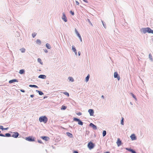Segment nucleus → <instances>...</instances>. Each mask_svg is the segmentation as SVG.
<instances>
[{
	"label": "nucleus",
	"instance_id": "4",
	"mask_svg": "<svg viewBox=\"0 0 153 153\" xmlns=\"http://www.w3.org/2000/svg\"><path fill=\"white\" fill-rule=\"evenodd\" d=\"M25 139L30 142H33L35 141V138L32 136H29L27 137H26Z\"/></svg>",
	"mask_w": 153,
	"mask_h": 153
},
{
	"label": "nucleus",
	"instance_id": "19",
	"mask_svg": "<svg viewBox=\"0 0 153 153\" xmlns=\"http://www.w3.org/2000/svg\"><path fill=\"white\" fill-rule=\"evenodd\" d=\"M66 134L70 138H72L73 137V135L71 133L69 132H67L66 133Z\"/></svg>",
	"mask_w": 153,
	"mask_h": 153
},
{
	"label": "nucleus",
	"instance_id": "24",
	"mask_svg": "<svg viewBox=\"0 0 153 153\" xmlns=\"http://www.w3.org/2000/svg\"><path fill=\"white\" fill-rule=\"evenodd\" d=\"M125 149L126 150H127L131 152H132V151L133 150V149H131V148H125Z\"/></svg>",
	"mask_w": 153,
	"mask_h": 153
},
{
	"label": "nucleus",
	"instance_id": "53",
	"mask_svg": "<svg viewBox=\"0 0 153 153\" xmlns=\"http://www.w3.org/2000/svg\"><path fill=\"white\" fill-rule=\"evenodd\" d=\"M47 98V96H45V97H44L43 99H45V98Z\"/></svg>",
	"mask_w": 153,
	"mask_h": 153
},
{
	"label": "nucleus",
	"instance_id": "38",
	"mask_svg": "<svg viewBox=\"0 0 153 153\" xmlns=\"http://www.w3.org/2000/svg\"><path fill=\"white\" fill-rule=\"evenodd\" d=\"M70 13L73 16L74 15V12L73 11H72V10L70 11Z\"/></svg>",
	"mask_w": 153,
	"mask_h": 153
},
{
	"label": "nucleus",
	"instance_id": "23",
	"mask_svg": "<svg viewBox=\"0 0 153 153\" xmlns=\"http://www.w3.org/2000/svg\"><path fill=\"white\" fill-rule=\"evenodd\" d=\"M46 47L48 49H50L51 48V46L50 44L47 43L46 44Z\"/></svg>",
	"mask_w": 153,
	"mask_h": 153
},
{
	"label": "nucleus",
	"instance_id": "20",
	"mask_svg": "<svg viewBox=\"0 0 153 153\" xmlns=\"http://www.w3.org/2000/svg\"><path fill=\"white\" fill-rule=\"evenodd\" d=\"M8 129V128L7 127L6 128H4L3 127V126H0V129H1L2 131L4 130H7Z\"/></svg>",
	"mask_w": 153,
	"mask_h": 153
},
{
	"label": "nucleus",
	"instance_id": "3",
	"mask_svg": "<svg viewBox=\"0 0 153 153\" xmlns=\"http://www.w3.org/2000/svg\"><path fill=\"white\" fill-rule=\"evenodd\" d=\"M73 120L74 121L77 122L78 124L82 126L83 124V122L79 119L74 117L73 118Z\"/></svg>",
	"mask_w": 153,
	"mask_h": 153
},
{
	"label": "nucleus",
	"instance_id": "42",
	"mask_svg": "<svg viewBox=\"0 0 153 153\" xmlns=\"http://www.w3.org/2000/svg\"><path fill=\"white\" fill-rule=\"evenodd\" d=\"M43 50H44V52L46 53H47L48 52V51L47 50V49H43Z\"/></svg>",
	"mask_w": 153,
	"mask_h": 153
},
{
	"label": "nucleus",
	"instance_id": "7",
	"mask_svg": "<svg viewBox=\"0 0 153 153\" xmlns=\"http://www.w3.org/2000/svg\"><path fill=\"white\" fill-rule=\"evenodd\" d=\"M62 19L65 22H67V19L65 13H62Z\"/></svg>",
	"mask_w": 153,
	"mask_h": 153
},
{
	"label": "nucleus",
	"instance_id": "56",
	"mask_svg": "<svg viewBox=\"0 0 153 153\" xmlns=\"http://www.w3.org/2000/svg\"><path fill=\"white\" fill-rule=\"evenodd\" d=\"M152 40H153V39H152Z\"/></svg>",
	"mask_w": 153,
	"mask_h": 153
},
{
	"label": "nucleus",
	"instance_id": "43",
	"mask_svg": "<svg viewBox=\"0 0 153 153\" xmlns=\"http://www.w3.org/2000/svg\"><path fill=\"white\" fill-rule=\"evenodd\" d=\"M76 114L78 116H80L82 115V113L80 112H79L76 113Z\"/></svg>",
	"mask_w": 153,
	"mask_h": 153
},
{
	"label": "nucleus",
	"instance_id": "5",
	"mask_svg": "<svg viewBox=\"0 0 153 153\" xmlns=\"http://www.w3.org/2000/svg\"><path fill=\"white\" fill-rule=\"evenodd\" d=\"M94 146V144L91 141L88 143V147L90 149H93Z\"/></svg>",
	"mask_w": 153,
	"mask_h": 153
},
{
	"label": "nucleus",
	"instance_id": "8",
	"mask_svg": "<svg viewBox=\"0 0 153 153\" xmlns=\"http://www.w3.org/2000/svg\"><path fill=\"white\" fill-rule=\"evenodd\" d=\"M114 77L115 78H117L118 80L120 79V76L117 72H115L114 74Z\"/></svg>",
	"mask_w": 153,
	"mask_h": 153
},
{
	"label": "nucleus",
	"instance_id": "15",
	"mask_svg": "<svg viewBox=\"0 0 153 153\" xmlns=\"http://www.w3.org/2000/svg\"><path fill=\"white\" fill-rule=\"evenodd\" d=\"M38 78H39L42 79H45L46 78V76L45 75L41 74V75H39V76Z\"/></svg>",
	"mask_w": 153,
	"mask_h": 153
},
{
	"label": "nucleus",
	"instance_id": "50",
	"mask_svg": "<svg viewBox=\"0 0 153 153\" xmlns=\"http://www.w3.org/2000/svg\"><path fill=\"white\" fill-rule=\"evenodd\" d=\"M34 95H33V94H32V95H30V97H31L32 98V97H34Z\"/></svg>",
	"mask_w": 153,
	"mask_h": 153
},
{
	"label": "nucleus",
	"instance_id": "34",
	"mask_svg": "<svg viewBox=\"0 0 153 153\" xmlns=\"http://www.w3.org/2000/svg\"><path fill=\"white\" fill-rule=\"evenodd\" d=\"M131 96L133 97V98H134L135 100H137V99L136 98L135 96L132 93H131Z\"/></svg>",
	"mask_w": 153,
	"mask_h": 153
},
{
	"label": "nucleus",
	"instance_id": "37",
	"mask_svg": "<svg viewBox=\"0 0 153 153\" xmlns=\"http://www.w3.org/2000/svg\"><path fill=\"white\" fill-rule=\"evenodd\" d=\"M36 33H33L32 34V36L34 38L35 36H36Z\"/></svg>",
	"mask_w": 153,
	"mask_h": 153
},
{
	"label": "nucleus",
	"instance_id": "54",
	"mask_svg": "<svg viewBox=\"0 0 153 153\" xmlns=\"http://www.w3.org/2000/svg\"><path fill=\"white\" fill-rule=\"evenodd\" d=\"M104 153H110L109 152H105Z\"/></svg>",
	"mask_w": 153,
	"mask_h": 153
},
{
	"label": "nucleus",
	"instance_id": "28",
	"mask_svg": "<svg viewBox=\"0 0 153 153\" xmlns=\"http://www.w3.org/2000/svg\"><path fill=\"white\" fill-rule=\"evenodd\" d=\"M90 75L88 74L85 78V81L86 82H87L88 81Z\"/></svg>",
	"mask_w": 153,
	"mask_h": 153
},
{
	"label": "nucleus",
	"instance_id": "33",
	"mask_svg": "<svg viewBox=\"0 0 153 153\" xmlns=\"http://www.w3.org/2000/svg\"><path fill=\"white\" fill-rule=\"evenodd\" d=\"M36 43L37 44L40 45L41 44V41L40 39H37L36 40Z\"/></svg>",
	"mask_w": 153,
	"mask_h": 153
},
{
	"label": "nucleus",
	"instance_id": "39",
	"mask_svg": "<svg viewBox=\"0 0 153 153\" xmlns=\"http://www.w3.org/2000/svg\"><path fill=\"white\" fill-rule=\"evenodd\" d=\"M102 22L104 27L105 28H106V25L104 24L105 23L103 21H102Z\"/></svg>",
	"mask_w": 153,
	"mask_h": 153
},
{
	"label": "nucleus",
	"instance_id": "48",
	"mask_svg": "<svg viewBox=\"0 0 153 153\" xmlns=\"http://www.w3.org/2000/svg\"><path fill=\"white\" fill-rule=\"evenodd\" d=\"M131 153H137L135 151H134V149L132 151V152Z\"/></svg>",
	"mask_w": 153,
	"mask_h": 153
},
{
	"label": "nucleus",
	"instance_id": "26",
	"mask_svg": "<svg viewBox=\"0 0 153 153\" xmlns=\"http://www.w3.org/2000/svg\"><path fill=\"white\" fill-rule=\"evenodd\" d=\"M19 50L22 53H25V49L24 48H21Z\"/></svg>",
	"mask_w": 153,
	"mask_h": 153
},
{
	"label": "nucleus",
	"instance_id": "46",
	"mask_svg": "<svg viewBox=\"0 0 153 153\" xmlns=\"http://www.w3.org/2000/svg\"><path fill=\"white\" fill-rule=\"evenodd\" d=\"M76 4L77 5H78L79 4V2L77 1H76Z\"/></svg>",
	"mask_w": 153,
	"mask_h": 153
},
{
	"label": "nucleus",
	"instance_id": "6",
	"mask_svg": "<svg viewBox=\"0 0 153 153\" xmlns=\"http://www.w3.org/2000/svg\"><path fill=\"white\" fill-rule=\"evenodd\" d=\"M0 136L3 137H12L11 134L9 133H7L5 134V135L0 133Z\"/></svg>",
	"mask_w": 153,
	"mask_h": 153
},
{
	"label": "nucleus",
	"instance_id": "22",
	"mask_svg": "<svg viewBox=\"0 0 153 153\" xmlns=\"http://www.w3.org/2000/svg\"><path fill=\"white\" fill-rule=\"evenodd\" d=\"M36 91L40 95H42L44 94L41 91L36 90Z\"/></svg>",
	"mask_w": 153,
	"mask_h": 153
},
{
	"label": "nucleus",
	"instance_id": "51",
	"mask_svg": "<svg viewBox=\"0 0 153 153\" xmlns=\"http://www.w3.org/2000/svg\"><path fill=\"white\" fill-rule=\"evenodd\" d=\"M84 2L86 3H88V1L87 0H83Z\"/></svg>",
	"mask_w": 153,
	"mask_h": 153
},
{
	"label": "nucleus",
	"instance_id": "55",
	"mask_svg": "<svg viewBox=\"0 0 153 153\" xmlns=\"http://www.w3.org/2000/svg\"><path fill=\"white\" fill-rule=\"evenodd\" d=\"M130 104H131V105H132V103L131 102H130Z\"/></svg>",
	"mask_w": 153,
	"mask_h": 153
},
{
	"label": "nucleus",
	"instance_id": "9",
	"mask_svg": "<svg viewBox=\"0 0 153 153\" xmlns=\"http://www.w3.org/2000/svg\"><path fill=\"white\" fill-rule=\"evenodd\" d=\"M89 126L92 127L94 130H96L97 129V126L92 123H91L89 124Z\"/></svg>",
	"mask_w": 153,
	"mask_h": 153
},
{
	"label": "nucleus",
	"instance_id": "11",
	"mask_svg": "<svg viewBox=\"0 0 153 153\" xmlns=\"http://www.w3.org/2000/svg\"><path fill=\"white\" fill-rule=\"evenodd\" d=\"M130 137L132 140H134L137 139V137L134 134H132Z\"/></svg>",
	"mask_w": 153,
	"mask_h": 153
},
{
	"label": "nucleus",
	"instance_id": "35",
	"mask_svg": "<svg viewBox=\"0 0 153 153\" xmlns=\"http://www.w3.org/2000/svg\"><path fill=\"white\" fill-rule=\"evenodd\" d=\"M149 58L150 60H151L152 61V60H153L152 57V55L151 53H150L149 54Z\"/></svg>",
	"mask_w": 153,
	"mask_h": 153
},
{
	"label": "nucleus",
	"instance_id": "41",
	"mask_svg": "<svg viewBox=\"0 0 153 153\" xmlns=\"http://www.w3.org/2000/svg\"><path fill=\"white\" fill-rule=\"evenodd\" d=\"M87 20L88 22L91 25H92V24L90 21V20L89 19H87Z\"/></svg>",
	"mask_w": 153,
	"mask_h": 153
},
{
	"label": "nucleus",
	"instance_id": "25",
	"mask_svg": "<svg viewBox=\"0 0 153 153\" xmlns=\"http://www.w3.org/2000/svg\"><path fill=\"white\" fill-rule=\"evenodd\" d=\"M29 87H34L35 88H38V87L37 85H29Z\"/></svg>",
	"mask_w": 153,
	"mask_h": 153
},
{
	"label": "nucleus",
	"instance_id": "10",
	"mask_svg": "<svg viewBox=\"0 0 153 153\" xmlns=\"http://www.w3.org/2000/svg\"><path fill=\"white\" fill-rule=\"evenodd\" d=\"M19 135V134L18 132H14L13 134L12 135V137L15 138H17L18 137Z\"/></svg>",
	"mask_w": 153,
	"mask_h": 153
},
{
	"label": "nucleus",
	"instance_id": "52",
	"mask_svg": "<svg viewBox=\"0 0 153 153\" xmlns=\"http://www.w3.org/2000/svg\"><path fill=\"white\" fill-rule=\"evenodd\" d=\"M101 97L102 99H104L105 98L104 96L103 95L101 96Z\"/></svg>",
	"mask_w": 153,
	"mask_h": 153
},
{
	"label": "nucleus",
	"instance_id": "40",
	"mask_svg": "<svg viewBox=\"0 0 153 153\" xmlns=\"http://www.w3.org/2000/svg\"><path fill=\"white\" fill-rule=\"evenodd\" d=\"M38 143H43L42 142V140H38Z\"/></svg>",
	"mask_w": 153,
	"mask_h": 153
},
{
	"label": "nucleus",
	"instance_id": "29",
	"mask_svg": "<svg viewBox=\"0 0 153 153\" xmlns=\"http://www.w3.org/2000/svg\"><path fill=\"white\" fill-rule=\"evenodd\" d=\"M68 79L71 82H73L74 81V79L72 77H69Z\"/></svg>",
	"mask_w": 153,
	"mask_h": 153
},
{
	"label": "nucleus",
	"instance_id": "32",
	"mask_svg": "<svg viewBox=\"0 0 153 153\" xmlns=\"http://www.w3.org/2000/svg\"><path fill=\"white\" fill-rule=\"evenodd\" d=\"M106 134V131L105 130H104L102 132V135L103 137L105 136Z\"/></svg>",
	"mask_w": 153,
	"mask_h": 153
},
{
	"label": "nucleus",
	"instance_id": "18",
	"mask_svg": "<svg viewBox=\"0 0 153 153\" xmlns=\"http://www.w3.org/2000/svg\"><path fill=\"white\" fill-rule=\"evenodd\" d=\"M72 50L74 52L75 54L76 55H77V53L76 50L74 46H72Z\"/></svg>",
	"mask_w": 153,
	"mask_h": 153
},
{
	"label": "nucleus",
	"instance_id": "21",
	"mask_svg": "<svg viewBox=\"0 0 153 153\" xmlns=\"http://www.w3.org/2000/svg\"><path fill=\"white\" fill-rule=\"evenodd\" d=\"M25 72V71L24 69H21L19 71V73L21 74H23Z\"/></svg>",
	"mask_w": 153,
	"mask_h": 153
},
{
	"label": "nucleus",
	"instance_id": "16",
	"mask_svg": "<svg viewBox=\"0 0 153 153\" xmlns=\"http://www.w3.org/2000/svg\"><path fill=\"white\" fill-rule=\"evenodd\" d=\"M41 138L42 139L45 140L46 141H47L49 139V138L48 137L46 136H41Z\"/></svg>",
	"mask_w": 153,
	"mask_h": 153
},
{
	"label": "nucleus",
	"instance_id": "14",
	"mask_svg": "<svg viewBox=\"0 0 153 153\" xmlns=\"http://www.w3.org/2000/svg\"><path fill=\"white\" fill-rule=\"evenodd\" d=\"M117 145L118 146H120L122 144V141L120 140L119 138L117 139Z\"/></svg>",
	"mask_w": 153,
	"mask_h": 153
},
{
	"label": "nucleus",
	"instance_id": "44",
	"mask_svg": "<svg viewBox=\"0 0 153 153\" xmlns=\"http://www.w3.org/2000/svg\"><path fill=\"white\" fill-rule=\"evenodd\" d=\"M20 91L22 92H25V91L23 89H20Z\"/></svg>",
	"mask_w": 153,
	"mask_h": 153
},
{
	"label": "nucleus",
	"instance_id": "31",
	"mask_svg": "<svg viewBox=\"0 0 153 153\" xmlns=\"http://www.w3.org/2000/svg\"><path fill=\"white\" fill-rule=\"evenodd\" d=\"M66 108H67L66 106H64V105H63L62 106L61 109L62 110H65V109H66Z\"/></svg>",
	"mask_w": 153,
	"mask_h": 153
},
{
	"label": "nucleus",
	"instance_id": "17",
	"mask_svg": "<svg viewBox=\"0 0 153 153\" xmlns=\"http://www.w3.org/2000/svg\"><path fill=\"white\" fill-rule=\"evenodd\" d=\"M18 80L17 79H12V80H10L9 81V82L10 83H13V82H18Z\"/></svg>",
	"mask_w": 153,
	"mask_h": 153
},
{
	"label": "nucleus",
	"instance_id": "2",
	"mask_svg": "<svg viewBox=\"0 0 153 153\" xmlns=\"http://www.w3.org/2000/svg\"><path fill=\"white\" fill-rule=\"evenodd\" d=\"M39 120L40 122H43L46 123L48 121V118L46 116H42L39 118Z\"/></svg>",
	"mask_w": 153,
	"mask_h": 153
},
{
	"label": "nucleus",
	"instance_id": "36",
	"mask_svg": "<svg viewBox=\"0 0 153 153\" xmlns=\"http://www.w3.org/2000/svg\"><path fill=\"white\" fill-rule=\"evenodd\" d=\"M63 94L65 95H66L68 97H69V94L68 92H64Z\"/></svg>",
	"mask_w": 153,
	"mask_h": 153
},
{
	"label": "nucleus",
	"instance_id": "12",
	"mask_svg": "<svg viewBox=\"0 0 153 153\" xmlns=\"http://www.w3.org/2000/svg\"><path fill=\"white\" fill-rule=\"evenodd\" d=\"M75 31L76 33L77 34V36L79 37V39H80L81 41H82V38L81 37L80 35V34L78 33L77 30L76 28H75Z\"/></svg>",
	"mask_w": 153,
	"mask_h": 153
},
{
	"label": "nucleus",
	"instance_id": "47",
	"mask_svg": "<svg viewBox=\"0 0 153 153\" xmlns=\"http://www.w3.org/2000/svg\"><path fill=\"white\" fill-rule=\"evenodd\" d=\"M73 153H79L77 151H74L73 152Z\"/></svg>",
	"mask_w": 153,
	"mask_h": 153
},
{
	"label": "nucleus",
	"instance_id": "27",
	"mask_svg": "<svg viewBox=\"0 0 153 153\" xmlns=\"http://www.w3.org/2000/svg\"><path fill=\"white\" fill-rule=\"evenodd\" d=\"M124 119L123 117H122V119H121V123H120L122 125H124Z\"/></svg>",
	"mask_w": 153,
	"mask_h": 153
},
{
	"label": "nucleus",
	"instance_id": "1",
	"mask_svg": "<svg viewBox=\"0 0 153 153\" xmlns=\"http://www.w3.org/2000/svg\"><path fill=\"white\" fill-rule=\"evenodd\" d=\"M140 32L143 33L145 34L146 33L153 34V30L149 27L142 28L140 30Z\"/></svg>",
	"mask_w": 153,
	"mask_h": 153
},
{
	"label": "nucleus",
	"instance_id": "30",
	"mask_svg": "<svg viewBox=\"0 0 153 153\" xmlns=\"http://www.w3.org/2000/svg\"><path fill=\"white\" fill-rule=\"evenodd\" d=\"M37 61L38 62L40 63L42 65L43 64V62H42V60H41V59H40V58H38L37 59Z\"/></svg>",
	"mask_w": 153,
	"mask_h": 153
},
{
	"label": "nucleus",
	"instance_id": "45",
	"mask_svg": "<svg viewBox=\"0 0 153 153\" xmlns=\"http://www.w3.org/2000/svg\"><path fill=\"white\" fill-rule=\"evenodd\" d=\"M16 36H17V37H19L20 36V34H19L18 33H16Z\"/></svg>",
	"mask_w": 153,
	"mask_h": 153
},
{
	"label": "nucleus",
	"instance_id": "13",
	"mask_svg": "<svg viewBox=\"0 0 153 153\" xmlns=\"http://www.w3.org/2000/svg\"><path fill=\"white\" fill-rule=\"evenodd\" d=\"M88 112L89 113L90 116H93L94 111L93 109H89L88 110Z\"/></svg>",
	"mask_w": 153,
	"mask_h": 153
},
{
	"label": "nucleus",
	"instance_id": "49",
	"mask_svg": "<svg viewBox=\"0 0 153 153\" xmlns=\"http://www.w3.org/2000/svg\"><path fill=\"white\" fill-rule=\"evenodd\" d=\"M78 55L79 56H80L81 55V52L80 51H79L78 52Z\"/></svg>",
	"mask_w": 153,
	"mask_h": 153
}]
</instances>
